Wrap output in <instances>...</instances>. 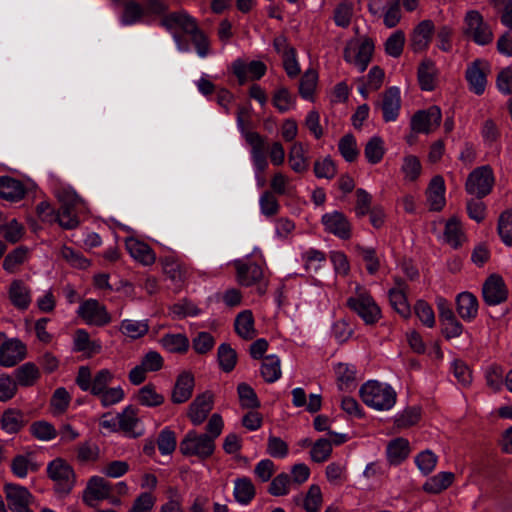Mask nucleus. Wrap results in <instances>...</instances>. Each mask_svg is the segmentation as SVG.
Returning a JSON list of instances; mask_svg holds the SVG:
<instances>
[{"label": "nucleus", "instance_id": "1", "mask_svg": "<svg viewBox=\"0 0 512 512\" xmlns=\"http://www.w3.org/2000/svg\"><path fill=\"white\" fill-rule=\"evenodd\" d=\"M162 27L168 31L180 29L191 37V41L200 57H206L210 52V42L207 35L199 28L197 20L186 11L168 13L160 20Z\"/></svg>", "mask_w": 512, "mask_h": 512}, {"label": "nucleus", "instance_id": "2", "mask_svg": "<svg viewBox=\"0 0 512 512\" xmlns=\"http://www.w3.org/2000/svg\"><path fill=\"white\" fill-rule=\"evenodd\" d=\"M363 403L379 412L390 411L397 402V392L388 383L377 380H368L359 390Z\"/></svg>", "mask_w": 512, "mask_h": 512}, {"label": "nucleus", "instance_id": "3", "mask_svg": "<svg viewBox=\"0 0 512 512\" xmlns=\"http://www.w3.org/2000/svg\"><path fill=\"white\" fill-rule=\"evenodd\" d=\"M346 303L348 308L356 313L366 325H374L382 316L381 309L370 292L361 285H356Z\"/></svg>", "mask_w": 512, "mask_h": 512}, {"label": "nucleus", "instance_id": "4", "mask_svg": "<svg viewBox=\"0 0 512 512\" xmlns=\"http://www.w3.org/2000/svg\"><path fill=\"white\" fill-rule=\"evenodd\" d=\"M113 379L114 374L109 369H100L92 375L89 367L81 366L76 377V384L82 391L97 396L108 388Z\"/></svg>", "mask_w": 512, "mask_h": 512}, {"label": "nucleus", "instance_id": "5", "mask_svg": "<svg viewBox=\"0 0 512 512\" xmlns=\"http://www.w3.org/2000/svg\"><path fill=\"white\" fill-rule=\"evenodd\" d=\"M63 196L60 198L62 204L56 211L54 222L63 229L72 230L80 225L79 215L84 209V205L77 194H63Z\"/></svg>", "mask_w": 512, "mask_h": 512}, {"label": "nucleus", "instance_id": "6", "mask_svg": "<svg viewBox=\"0 0 512 512\" xmlns=\"http://www.w3.org/2000/svg\"><path fill=\"white\" fill-rule=\"evenodd\" d=\"M215 443L206 434L190 430L180 442V452L185 456H195L205 460L213 455Z\"/></svg>", "mask_w": 512, "mask_h": 512}, {"label": "nucleus", "instance_id": "7", "mask_svg": "<svg viewBox=\"0 0 512 512\" xmlns=\"http://www.w3.org/2000/svg\"><path fill=\"white\" fill-rule=\"evenodd\" d=\"M47 475L54 482L55 490L68 494L75 486L76 476L72 466L62 458H55L47 464Z\"/></svg>", "mask_w": 512, "mask_h": 512}, {"label": "nucleus", "instance_id": "8", "mask_svg": "<svg viewBox=\"0 0 512 512\" xmlns=\"http://www.w3.org/2000/svg\"><path fill=\"white\" fill-rule=\"evenodd\" d=\"M463 34L477 45L485 46L493 41V32L483 16L476 10H470L464 18Z\"/></svg>", "mask_w": 512, "mask_h": 512}, {"label": "nucleus", "instance_id": "9", "mask_svg": "<svg viewBox=\"0 0 512 512\" xmlns=\"http://www.w3.org/2000/svg\"><path fill=\"white\" fill-rule=\"evenodd\" d=\"M78 316L88 325L98 327L109 324L112 320L106 307L96 299H87L83 301L78 309Z\"/></svg>", "mask_w": 512, "mask_h": 512}, {"label": "nucleus", "instance_id": "10", "mask_svg": "<svg viewBox=\"0 0 512 512\" xmlns=\"http://www.w3.org/2000/svg\"><path fill=\"white\" fill-rule=\"evenodd\" d=\"M441 109L436 106H430L428 109L419 110L413 114L410 120V128L414 133L430 134L441 124Z\"/></svg>", "mask_w": 512, "mask_h": 512}, {"label": "nucleus", "instance_id": "11", "mask_svg": "<svg viewBox=\"0 0 512 512\" xmlns=\"http://www.w3.org/2000/svg\"><path fill=\"white\" fill-rule=\"evenodd\" d=\"M4 492L8 507L12 512H33L30 505L34 501V496L26 487L7 483L4 486Z\"/></svg>", "mask_w": 512, "mask_h": 512}, {"label": "nucleus", "instance_id": "12", "mask_svg": "<svg viewBox=\"0 0 512 512\" xmlns=\"http://www.w3.org/2000/svg\"><path fill=\"white\" fill-rule=\"evenodd\" d=\"M27 354L26 345L16 338L4 341L0 346V366L11 368L23 361Z\"/></svg>", "mask_w": 512, "mask_h": 512}, {"label": "nucleus", "instance_id": "13", "mask_svg": "<svg viewBox=\"0 0 512 512\" xmlns=\"http://www.w3.org/2000/svg\"><path fill=\"white\" fill-rule=\"evenodd\" d=\"M322 224L327 232L342 240L350 239L352 236L350 221L339 211L324 214L322 216Z\"/></svg>", "mask_w": 512, "mask_h": 512}, {"label": "nucleus", "instance_id": "14", "mask_svg": "<svg viewBox=\"0 0 512 512\" xmlns=\"http://www.w3.org/2000/svg\"><path fill=\"white\" fill-rule=\"evenodd\" d=\"M494 184L493 170L489 165L475 168L466 180L467 192H491Z\"/></svg>", "mask_w": 512, "mask_h": 512}, {"label": "nucleus", "instance_id": "15", "mask_svg": "<svg viewBox=\"0 0 512 512\" xmlns=\"http://www.w3.org/2000/svg\"><path fill=\"white\" fill-rule=\"evenodd\" d=\"M482 295L486 304L498 305L507 299L506 285L499 275L489 276L483 284Z\"/></svg>", "mask_w": 512, "mask_h": 512}, {"label": "nucleus", "instance_id": "16", "mask_svg": "<svg viewBox=\"0 0 512 512\" xmlns=\"http://www.w3.org/2000/svg\"><path fill=\"white\" fill-rule=\"evenodd\" d=\"M111 495V484L100 476H92L83 493V500L89 506L94 502L108 499Z\"/></svg>", "mask_w": 512, "mask_h": 512}, {"label": "nucleus", "instance_id": "17", "mask_svg": "<svg viewBox=\"0 0 512 512\" xmlns=\"http://www.w3.org/2000/svg\"><path fill=\"white\" fill-rule=\"evenodd\" d=\"M376 106L381 108L385 122L395 121L401 107L399 89L397 87L386 89L381 95V100L376 103Z\"/></svg>", "mask_w": 512, "mask_h": 512}, {"label": "nucleus", "instance_id": "18", "mask_svg": "<svg viewBox=\"0 0 512 512\" xmlns=\"http://www.w3.org/2000/svg\"><path fill=\"white\" fill-rule=\"evenodd\" d=\"M434 31L435 25L431 20L418 23L410 35L411 49L416 53L425 51L430 45Z\"/></svg>", "mask_w": 512, "mask_h": 512}, {"label": "nucleus", "instance_id": "19", "mask_svg": "<svg viewBox=\"0 0 512 512\" xmlns=\"http://www.w3.org/2000/svg\"><path fill=\"white\" fill-rule=\"evenodd\" d=\"M374 51V43L371 39H365L358 47L357 51L349 47L344 49V59L353 63L360 72H363L371 61Z\"/></svg>", "mask_w": 512, "mask_h": 512}, {"label": "nucleus", "instance_id": "20", "mask_svg": "<svg viewBox=\"0 0 512 512\" xmlns=\"http://www.w3.org/2000/svg\"><path fill=\"white\" fill-rule=\"evenodd\" d=\"M488 65L485 61L476 59L467 68L465 77L469 83L470 90L481 95L486 87L487 79L485 70Z\"/></svg>", "mask_w": 512, "mask_h": 512}, {"label": "nucleus", "instance_id": "21", "mask_svg": "<svg viewBox=\"0 0 512 512\" xmlns=\"http://www.w3.org/2000/svg\"><path fill=\"white\" fill-rule=\"evenodd\" d=\"M237 270V281L242 286H251L261 281L263 278V269L261 265L244 260L235 261Z\"/></svg>", "mask_w": 512, "mask_h": 512}, {"label": "nucleus", "instance_id": "22", "mask_svg": "<svg viewBox=\"0 0 512 512\" xmlns=\"http://www.w3.org/2000/svg\"><path fill=\"white\" fill-rule=\"evenodd\" d=\"M125 246L130 256L145 266L152 265L156 260V255L152 248L137 238H127Z\"/></svg>", "mask_w": 512, "mask_h": 512}, {"label": "nucleus", "instance_id": "23", "mask_svg": "<svg viewBox=\"0 0 512 512\" xmlns=\"http://www.w3.org/2000/svg\"><path fill=\"white\" fill-rule=\"evenodd\" d=\"M347 440L345 434L330 433V439L321 438L315 442L310 454L313 461L321 463L326 461L332 452V443L339 445Z\"/></svg>", "mask_w": 512, "mask_h": 512}, {"label": "nucleus", "instance_id": "24", "mask_svg": "<svg viewBox=\"0 0 512 512\" xmlns=\"http://www.w3.org/2000/svg\"><path fill=\"white\" fill-rule=\"evenodd\" d=\"M478 310L479 302L474 294L464 291L457 295L456 311L463 321H473L478 315Z\"/></svg>", "mask_w": 512, "mask_h": 512}, {"label": "nucleus", "instance_id": "25", "mask_svg": "<svg viewBox=\"0 0 512 512\" xmlns=\"http://www.w3.org/2000/svg\"><path fill=\"white\" fill-rule=\"evenodd\" d=\"M213 408V398L208 392L197 396L190 404L188 416L191 422L198 426L207 418L209 412Z\"/></svg>", "mask_w": 512, "mask_h": 512}, {"label": "nucleus", "instance_id": "26", "mask_svg": "<svg viewBox=\"0 0 512 512\" xmlns=\"http://www.w3.org/2000/svg\"><path fill=\"white\" fill-rule=\"evenodd\" d=\"M8 294L13 306L19 310H26L32 300L31 290L22 280L12 281Z\"/></svg>", "mask_w": 512, "mask_h": 512}, {"label": "nucleus", "instance_id": "27", "mask_svg": "<svg viewBox=\"0 0 512 512\" xmlns=\"http://www.w3.org/2000/svg\"><path fill=\"white\" fill-rule=\"evenodd\" d=\"M442 241L454 249L459 248L466 241L461 222L457 217H451L445 223Z\"/></svg>", "mask_w": 512, "mask_h": 512}, {"label": "nucleus", "instance_id": "28", "mask_svg": "<svg viewBox=\"0 0 512 512\" xmlns=\"http://www.w3.org/2000/svg\"><path fill=\"white\" fill-rule=\"evenodd\" d=\"M194 377L189 372L181 373L172 392V401L176 404L186 402L192 395Z\"/></svg>", "mask_w": 512, "mask_h": 512}, {"label": "nucleus", "instance_id": "29", "mask_svg": "<svg viewBox=\"0 0 512 512\" xmlns=\"http://www.w3.org/2000/svg\"><path fill=\"white\" fill-rule=\"evenodd\" d=\"M410 454V443L403 437L391 440L386 448L387 459L390 464L398 465Z\"/></svg>", "mask_w": 512, "mask_h": 512}, {"label": "nucleus", "instance_id": "30", "mask_svg": "<svg viewBox=\"0 0 512 512\" xmlns=\"http://www.w3.org/2000/svg\"><path fill=\"white\" fill-rule=\"evenodd\" d=\"M236 333L243 339L250 340L256 336L254 317L251 310L241 311L234 322Z\"/></svg>", "mask_w": 512, "mask_h": 512}, {"label": "nucleus", "instance_id": "31", "mask_svg": "<svg viewBox=\"0 0 512 512\" xmlns=\"http://www.w3.org/2000/svg\"><path fill=\"white\" fill-rule=\"evenodd\" d=\"M418 81L422 90L432 91L435 89L437 69L435 63L430 59H424L418 67Z\"/></svg>", "mask_w": 512, "mask_h": 512}, {"label": "nucleus", "instance_id": "32", "mask_svg": "<svg viewBox=\"0 0 512 512\" xmlns=\"http://www.w3.org/2000/svg\"><path fill=\"white\" fill-rule=\"evenodd\" d=\"M38 468L39 466L31 454H18L11 461V471L20 479L26 478L29 472H35Z\"/></svg>", "mask_w": 512, "mask_h": 512}, {"label": "nucleus", "instance_id": "33", "mask_svg": "<svg viewBox=\"0 0 512 512\" xmlns=\"http://www.w3.org/2000/svg\"><path fill=\"white\" fill-rule=\"evenodd\" d=\"M163 270L176 288L182 286L186 279V269L178 260L173 257H166L163 260Z\"/></svg>", "mask_w": 512, "mask_h": 512}, {"label": "nucleus", "instance_id": "34", "mask_svg": "<svg viewBox=\"0 0 512 512\" xmlns=\"http://www.w3.org/2000/svg\"><path fill=\"white\" fill-rule=\"evenodd\" d=\"M452 472H439L428 478L423 485V490L430 494H438L447 489L454 481Z\"/></svg>", "mask_w": 512, "mask_h": 512}, {"label": "nucleus", "instance_id": "35", "mask_svg": "<svg viewBox=\"0 0 512 512\" xmlns=\"http://www.w3.org/2000/svg\"><path fill=\"white\" fill-rule=\"evenodd\" d=\"M260 372L266 382H276L282 375L280 358L275 354L266 356L262 361Z\"/></svg>", "mask_w": 512, "mask_h": 512}, {"label": "nucleus", "instance_id": "36", "mask_svg": "<svg viewBox=\"0 0 512 512\" xmlns=\"http://www.w3.org/2000/svg\"><path fill=\"white\" fill-rule=\"evenodd\" d=\"M136 401L145 407H158L163 404L164 396L159 393L153 384L141 387L136 396Z\"/></svg>", "mask_w": 512, "mask_h": 512}, {"label": "nucleus", "instance_id": "37", "mask_svg": "<svg viewBox=\"0 0 512 512\" xmlns=\"http://www.w3.org/2000/svg\"><path fill=\"white\" fill-rule=\"evenodd\" d=\"M233 495L241 505H248L255 496V487L252 481L247 478H238L234 481Z\"/></svg>", "mask_w": 512, "mask_h": 512}, {"label": "nucleus", "instance_id": "38", "mask_svg": "<svg viewBox=\"0 0 512 512\" xmlns=\"http://www.w3.org/2000/svg\"><path fill=\"white\" fill-rule=\"evenodd\" d=\"M16 386L30 387L36 383L40 373L35 364L28 362L14 371Z\"/></svg>", "mask_w": 512, "mask_h": 512}, {"label": "nucleus", "instance_id": "39", "mask_svg": "<svg viewBox=\"0 0 512 512\" xmlns=\"http://www.w3.org/2000/svg\"><path fill=\"white\" fill-rule=\"evenodd\" d=\"M389 300L394 310L399 313L403 318H409L411 315V309L407 301V297L402 287L399 284L397 287L390 289Z\"/></svg>", "mask_w": 512, "mask_h": 512}, {"label": "nucleus", "instance_id": "40", "mask_svg": "<svg viewBox=\"0 0 512 512\" xmlns=\"http://www.w3.org/2000/svg\"><path fill=\"white\" fill-rule=\"evenodd\" d=\"M356 367L348 363H338L335 366V374L340 390H349L354 387L356 379Z\"/></svg>", "mask_w": 512, "mask_h": 512}, {"label": "nucleus", "instance_id": "41", "mask_svg": "<svg viewBox=\"0 0 512 512\" xmlns=\"http://www.w3.org/2000/svg\"><path fill=\"white\" fill-rule=\"evenodd\" d=\"M288 161L291 169L296 173L306 172L309 168L308 158L305 156V150L300 142H295L288 155Z\"/></svg>", "mask_w": 512, "mask_h": 512}, {"label": "nucleus", "instance_id": "42", "mask_svg": "<svg viewBox=\"0 0 512 512\" xmlns=\"http://www.w3.org/2000/svg\"><path fill=\"white\" fill-rule=\"evenodd\" d=\"M301 261L309 273L318 272L326 263L325 253L315 248H308L301 254Z\"/></svg>", "mask_w": 512, "mask_h": 512}, {"label": "nucleus", "instance_id": "43", "mask_svg": "<svg viewBox=\"0 0 512 512\" xmlns=\"http://www.w3.org/2000/svg\"><path fill=\"white\" fill-rule=\"evenodd\" d=\"M70 402L71 395L69 392L64 387L57 388L50 399L51 414L55 417L63 415L67 411Z\"/></svg>", "mask_w": 512, "mask_h": 512}, {"label": "nucleus", "instance_id": "44", "mask_svg": "<svg viewBox=\"0 0 512 512\" xmlns=\"http://www.w3.org/2000/svg\"><path fill=\"white\" fill-rule=\"evenodd\" d=\"M421 418V409L418 406L407 407L394 416V426L398 429H406L416 425Z\"/></svg>", "mask_w": 512, "mask_h": 512}, {"label": "nucleus", "instance_id": "45", "mask_svg": "<svg viewBox=\"0 0 512 512\" xmlns=\"http://www.w3.org/2000/svg\"><path fill=\"white\" fill-rule=\"evenodd\" d=\"M119 330L123 335L131 339H137L148 332L149 325L147 320L124 319L120 323Z\"/></svg>", "mask_w": 512, "mask_h": 512}, {"label": "nucleus", "instance_id": "46", "mask_svg": "<svg viewBox=\"0 0 512 512\" xmlns=\"http://www.w3.org/2000/svg\"><path fill=\"white\" fill-rule=\"evenodd\" d=\"M24 424V415L18 410L9 409L2 415V429L9 434L17 433L24 426Z\"/></svg>", "mask_w": 512, "mask_h": 512}, {"label": "nucleus", "instance_id": "47", "mask_svg": "<svg viewBox=\"0 0 512 512\" xmlns=\"http://www.w3.org/2000/svg\"><path fill=\"white\" fill-rule=\"evenodd\" d=\"M31 435L39 441L48 442L56 438L58 432L53 424L45 420L35 421L30 425Z\"/></svg>", "mask_w": 512, "mask_h": 512}, {"label": "nucleus", "instance_id": "48", "mask_svg": "<svg viewBox=\"0 0 512 512\" xmlns=\"http://www.w3.org/2000/svg\"><path fill=\"white\" fill-rule=\"evenodd\" d=\"M161 345L169 352L182 353L188 350L189 341L183 334H167L160 340Z\"/></svg>", "mask_w": 512, "mask_h": 512}, {"label": "nucleus", "instance_id": "49", "mask_svg": "<svg viewBox=\"0 0 512 512\" xmlns=\"http://www.w3.org/2000/svg\"><path fill=\"white\" fill-rule=\"evenodd\" d=\"M384 153L385 148L383 140L378 136L372 137L365 145L364 154L370 164L379 163L382 160Z\"/></svg>", "mask_w": 512, "mask_h": 512}, {"label": "nucleus", "instance_id": "50", "mask_svg": "<svg viewBox=\"0 0 512 512\" xmlns=\"http://www.w3.org/2000/svg\"><path fill=\"white\" fill-rule=\"evenodd\" d=\"M338 149L347 162H354L359 156L356 139L351 133L344 135L339 140Z\"/></svg>", "mask_w": 512, "mask_h": 512}, {"label": "nucleus", "instance_id": "51", "mask_svg": "<svg viewBox=\"0 0 512 512\" xmlns=\"http://www.w3.org/2000/svg\"><path fill=\"white\" fill-rule=\"evenodd\" d=\"M27 256L28 249L26 247L20 246L14 249L10 253H8L4 259V270L9 273L16 272L19 266H21L27 260Z\"/></svg>", "mask_w": 512, "mask_h": 512}, {"label": "nucleus", "instance_id": "52", "mask_svg": "<svg viewBox=\"0 0 512 512\" xmlns=\"http://www.w3.org/2000/svg\"><path fill=\"white\" fill-rule=\"evenodd\" d=\"M145 16V10L141 4L136 1H128L124 5L121 21L124 25H132L142 20Z\"/></svg>", "mask_w": 512, "mask_h": 512}, {"label": "nucleus", "instance_id": "53", "mask_svg": "<svg viewBox=\"0 0 512 512\" xmlns=\"http://www.w3.org/2000/svg\"><path fill=\"white\" fill-rule=\"evenodd\" d=\"M217 356L220 368L224 372H230L234 369L237 363V354L236 351L229 344H221L218 347Z\"/></svg>", "mask_w": 512, "mask_h": 512}, {"label": "nucleus", "instance_id": "54", "mask_svg": "<svg viewBox=\"0 0 512 512\" xmlns=\"http://www.w3.org/2000/svg\"><path fill=\"white\" fill-rule=\"evenodd\" d=\"M119 429L126 433H133L135 435L136 426L139 423L136 409L132 406H127L121 413H118Z\"/></svg>", "mask_w": 512, "mask_h": 512}, {"label": "nucleus", "instance_id": "55", "mask_svg": "<svg viewBox=\"0 0 512 512\" xmlns=\"http://www.w3.org/2000/svg\"><path fill=\"white\" fill-rule=\"evenodd\" d=\"M99 454V447L91 442H83L77 446L76 458L81 464L96 462Z\"/></svg>", "mask_w": 512, "mask_h": 512}, {"label": "nucleus", "instance_id": "56", "mask_svg": "<svg viewBox=\"0 0 512 512\" xmlns=\"http://www.w3.org/2000/svg\"><path fill=\"white\" fill-rule=\"evenodd\" d=\"M485 379L489 388L495 392L501 391L505 381L503 368L496 364L490 365L485 371Z\"/></svg>", "mask_w": 512, "mask_h": 512}, {"label": "nucleus", "instance_id": "57", "mask_svg": "<svg viewBox=\"0 0 512 512\" xmlns=\"http://www.w3.org/2000/svg\"><path fill=\"white\" fill-rule=\"evenodd\" d=\"M405 34L402 30H396L385 42V52L394 58H398L404 49Z\"/></svg>", "mask_w": 512, "mask_h": 512}, {"label": "nucleus", "instance_id": "58", "mask_svg": "<svg viewBox=\"0 0 512 512\" xmlns=\"http://www.w3.org/2000/svg\"><path fill=\"white\" fill-rule=\"evenodd\" d=\"M237 392L242 407L255 409L260 406V401L258 400L254 389L250 385L246 383L239 384L237 387Z\"/></svg>", "mask_w": 512, "mask_h": 512}, {"label": "nucleus", "instance_id": "59", "mask_svg": "<svg viewBox=\"0 0 512 512\" xmlns=\"http://www.w3.org/2000/svg\"><path fill=\"white\" fill-rule=\"evenodd\" d=\"M61 257L66 260L72 267L78 269H86L90 266V262L80 252L73 248L63 245L60 249Z\"/></svg>", "mask_w": 512, "mask_h": 512}, {"label": "nucleus", "instance_id": "60", "mask_svg": "<svg viewBox=\"0 0 512 512\" xmlns=\"http://www.w3.org/2000/svg\"><path fill=\"white\" fill-rule=\"evenodd\" d=\"M170 312L176 318L195 317L201 314V309L192 301L183 299L171 306Z\"/></svg>", "mask_w": 512, "mask_h": 512}, {"label": "nucleus", "instance_id": "61", "mask_svg": "<svg viewBox=\"0 0 512 512\" xmlns=\"http://www.w3.org/2000/svg\"><path fill=\"white\" fill-rule=\"evenodd\" d=\"M498 233L503 241V243L507 246L512 245V211L506 210L504 211L498 221Z\"/></svg>", "mask_w": 512, "mask_h": 512}, {"label": "nucleus", "instance_id": "62", "mask_svg": "<svg viewBox=\"0 0 512 512\" xmlns=\"http://www.w3.org/2000/svg\"><path fill=\"white\" fill-rule=\"evenodd\" d=\"M292 481L287 473H280L274 477L269 485L268 492L273 496H284L290 491Z\"/></svg>", "mask_w": 512, "mask_h": 512}, {"label": "nucleus", "instance_id": "63", "mask_svg": "<svg viewBox=\"0 0 512 512\" xmlns=\"http://www.w3.org/2000/svg\"><path fill=\"white\" fill-rule=\"evenodd\" d=\"M353 16V4L343 1L337 5L334 10V21L339 27L346 28L350 25Z\"/></svg>", "mask_w": 512, "mask_h": 512}, {"label": "nucleus", "instance_id": "64", "mask_svg": "<svg viewBox=\"0 0 512 512\" xmlns=\"http://www.w3.org/2000/svg\"><path fill=\"white\" fill-rule=\"evenodd\" d=\"M437 461L438 457L431 450H424L415 457V464L424 475L434 470Z\"/></svg>", "mask_w": 512, "mask_h": 512}]
</instances>
